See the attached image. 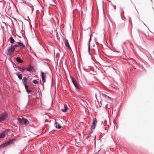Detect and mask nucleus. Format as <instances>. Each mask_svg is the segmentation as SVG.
<instances>
[{
  "label": "nucleus",
  "mask_w": 154,
  "mask_h": 154,
  "mask_svg": "<svg viewBox=\"0 0 154 154\" xmlns=\"http://www.w3.org/2000/svg\"><path fill=\"white\" fill-rule=\"evenodd\" d=\"M100 95L101 98L104 99L106 102L109 103L112 102V99L106 94L103 93H101Z\"/></svg>",
  "instance_id": "f257e3e1"
},
{
  "label": "nucleus",
  "mask_w": 154,
  "mask_h": 154,
  "mask_svg": "<svg viewBox=\"0 0 154 154\" xmlns=\"http://www.w3.org/2000/svg\"><path fill=\"white\" fill-rule=\"evenodd\" d=\"M17 120L20 124L26 126L29 123V122L28 120L24 118H18Z\"/></svg>",
  "instance_id": "f03ea898"
},
{
  "label": "nucleus",
  "mask_w": 154,
  "mask_h": 154,
  "mask_svg": "<svg viewBox=\"0 0 154 154\" xmlns=\"http://www.w3.org/2000/svg\"><path fill=\"white\" fill-rule=\"evenodd\" d=\"M8 116V115L6 112H4L0 115V122L4 121Z\"/></svg>",
  "instance_id": "7ed1b4c3"
},
{
  "label": "nucleus",
  "mask_w": 154,
  "mask_h": 154,
  "mask_svg": "<svg viewBox=\"0 0 154 154\" xmlns=\"http://www.w3.org/2000/svg\"><path fill=\"white\" fill-rule=\"evenodd\" d=\"M15 48H14L12 45L9 47L8 49V54L9 55H11L13 54V52L15 50Z\"/></svg>",
  "instance_id": "20e7f679"
},
{
  "label": "nucleus",
  "mask_w": 154,
  "mask_h": 154,
  "mask_svg": "<svg viewBox=\"0 0 154 154\" xmlns=\"http://www.w3.org/2000/svg\"><path fill=\"white\" fill-rule=\"evenodd\" d=\"M72 82V83L73 84L75 87V88L77 89H79V88L77 84V82H76V80L75 78L74 77H72L71 78Z\"/></svg>",
  "instance_id": "39448f33"
},
{
  "label": "nucleus",
  "mask_w": 154,
  "mask_h": 154,
  "mask_svg": "<svg viewBox=\"0 0 154 154\" xmlns=\"http://www.w3.org/2000/svg\"><path fill=\"white\" fill-rule=\"evenodd\" d=\"M8 130L5 131L0 134V139L5 137L6 136V134H7Z\"/></svg>",
  "instance_id": "423d86ee"
},
{
  "label": "nucleus",
  "mask_w": 154,
  "mask_h": 154,
  "mask_svg": "<svg viewBox=\"0 0 154 154\" xmlns=\"http://www.w3.org/2000/svg\"><path fill=\"white\" fill-rule=\"evenodd\" d=\"M97 121L96 119H93L92 125L91 127V129H93L95 128L96 125Z\"/></svg>",
  "instance_id": "0eeeda50"
},
{
  "label": "nucleus",
  "mask_w": 154,
  "mask_h": 154,
  "mask_svg": "<svg viewBox=\"0 0 154 154\" xmlns=\"http://www.w3.org/2000/svg\"><path fill=\"white\" fill-rule=\"evenodd\" d=\"M15 139H12L8 141H7L6 142L7 146L11 145L14 141L16 140Z\"/></svg>",
  "instance_id": "6e6552de"
},
{
  "label": "nucleus",
  "mask_w": 154,
  "mask_h": 154,
  "mask_svg": "<svg viewBox=\"0 0 154 154\" xmlns=\"http://www.w3.org/2000/svg\"><path fill=\"white\" fill-rule=\"evenodd\" d=\"M92 35L91 34V35L90 36V38L89 39V44H88V52L89 53V54L91 55V54L90 52V42H91V36Z\"/></svg>",
  "instance_id": "1a4fd4ad"
},
{
  "label": "nucleus",
  "mask_w": 154,
  "mask_h": 154,
  "mask_svg": "<svg viewBox=\"0 0 154 154\" xmlns=\"http://www.w3.org/2000/svg\"><path fill=\"white\" fill-rule=\"evenodd\" d=\"M41 77L42 82H46L45 77L46 75L44 72H42L41 73Z\"/></svg>",
  "instance_id": "9d476101"
},
{
  "label": "nucleus",
  "mask_w": 154,
  "mask_h": 154,
  "mask_svg": "<svg viewBox=\"0 0 154 154\" xmlns=\"http://www.w3.org/2000/svg\"><path fill=\"white\" fill-rule=\"evenodd\" d=\"M64 43L66 47L68 48L69 49H71V48L69 43L67 39H64Z\"/></svg>",
  "instance_id": "9b49d317"
},
{
  "label": "nucleus",
  "mask_w": 154,
  "mask_h": 154,
  "mask_svg": "<svg viewBox=\"0 0 154 154\" xmlns=\"http://www.w3.org/2000/svg\"><path fill=\"white\" fill-rule=\"evenodd\" d=\"M64 108L62 109L61 110L63 112H66L68 109L67 105L65 104H64Z\"/></svg>",
  "instance_id": "f8f14e48"
},
{
  "label": "nucleus",
  "mask_w": 154,
  "mask_h": 154,
  "mask_svg": "<svg viewBox=\"0 0 154 154\" xmlns=\"http://www.w3.org/2000/svg\"><path fill=\"white\" fill-rule=\"evenodd\" d=\"M15 74L17 76L18 78L20 79L21 80L22 79V75L21 74L19 73V72H16L15 73Z\"/></svg>",
  "instance_id": "ddd939ff"
},
{
  "label": "nucleus",
  "mask_w": 154,
  "mask_h": 154,
  "mask_svg": "<svg viewBox=\"0 0 154 154\" xmlns=\"http://www.w3.org/2000/svg\"><path fill=\"white\" fill-rule=\"evenodd\" d=\"M17 61L19 63H22L23 62V61L19 57H17L16 58Z\"/></svg>",
  "instance_id": "4468645a"
},
{
  "label": "nucleus",
  "mask_w": 154,
  "mask_h": 154,
  "mask_svg": "<svg viewBox=\"0 0 154 154\" xmlns=\"http://www.w3.org/2000/svg\"><path fill=\"white\" fill-rule=\"evenodd\" d=\"M55 127L56 128H57L58 129H60L61 128V126L60 124H58L57 125V122L55 120Z\"/></svg>",
  "instance_id": "2eb2a0df"
},
{
  "label": "nucleus",
  "mask_w": 154,
  "mask_h": 154,
  "mask_svg": "<svg viewBox=\"0 0 154 154\" xmlns=\"http://www.w3.org/2000/svg\"><path fill=\"white\" fill-rule=\"evenodd\" d=\"M17 43L18 44V45H19V46H22L23 48H25L26 47L25 45H24L23 43L19 42H17Z\"/></svg>",
  "instance_id": "dca6fc26"
},
{
  "label": "nucleus",
  "mask_w": 154,
  "mask_h": 154,
  "mask_svg": "<svg viewBox=\"0 0 154 154\" xmlns=\"http://www.w3.org/2000/svg\"><path fill=\"white\" fill-rule=\"evenodd\" d=\"M9 42L11 43H13L15 42V40L12 37H11L10 38Z\"/></svg>",
  "instance_id": "f3484780"
},
{
  "label": "nucleus",
  "mask_w": 154,
  "mask_h": 154,
  "mask_svg": "<svg viewBox=\"0 0 154 154\" xmlns=\"http://www.w3.org/2000/svg\"><path fill=\"white\" fill-rule=\"evenodd\" d=\"M8 9H6V12H7L9 14H12L11 9V8L8 9Z\"/></svg>",
  "instance_id": "a211bd4d"
},
{
  "label": "nucleus",
  "mask_w": 154,
  "mask_h": 154,
  "mask_svg": "<svg viewBox=\"0 0 154 154\" xmlns=\"http://www.w3.org/2000/svg\"><path fill=\"white\" fill-rule=\"evenodd\" d=\"M26 91L28 94L30 93L31 94H33L35 93V92L34 91H33L32 90H28Z\"/></svg>",
  "instance_id": "6ab92c4d"
},
{
  "label": "nucleus",
  "mask_w": 154,
  "mask_h": 154,
  "mask_svg": "<svg viewBox=\"0 0 154 154\" xmlns=\"http://www.w3.org/2000/svg\"><path fill=\"white\" fill-rule=\"evenodd\" d=\"M8 146L6 142L4 143L3 144H2L1 145H0V148L4 147L6 146Z\"/></svg>",
  "instance_id": "aec40b11"
},
{
  "label": "nucleus",
  "mask_w": 154,
  "mask_h": 154,
  "mask_svg": "<svg viewBox=\"0 0 154 154\" xmlns=\"http://www.w3.org/2000/svg\"><path fill=\"white\" fill-rule=\"evenodd\" d=\"M50 4L51 5H55L56 4V3L54 0H51L50 1Z\"/></svg>",
  "instance_id": "412c9836"
},
{
  "label": "nucleus",
  "mask_w": 154,
  "mask_h": 154,
  "mask_svg": "<svg viewBox=\"0 0 154 154\" xmlns=\"http://www.w3.org/2000/svg\"><path fill=\"white\" fill-rule=\"evenodd\" d=\"M30 77V76H28V77H24L23 78V81H25L28 80V79H29Z\"/></svg>",
  "instance_id": "4be33fe9"
},
{
  "label": "nucleus",
  "mask_w": 154,
  "mask_h": 154,
  "mask_svg": "<svg viewBox=\"0 0 154 154\" xmlns=\"http://www.w3.org/2000/svg\"><path fill=\"white\" fill-rule=\"evenodd\" d=\"M18 68L19 69H21V70L22 71H24L25 70V67H23L22 66H20V67L18 66Z\"/></svg>",
  "instance_id": "5701e85b"
},
{
  "label": "nucleus",
  "mask_w": 154,
  "mask_h": 154,
  "mask_svg": "<svg viewBox=\"0 0 154 154\" xmlns=\"http://www.w3.org/2000/svg\"><path fill=\"white\" fill-rule=\"evenodd\" d=\"M23 83L24 85H25V84H27L29 82H28L27 80H26L25 81H23Z\"/></svg>",
  "instance_id": "b1692460"
},
{
  "label": "nucleus",
  "mask_w": 154,
  "mask_h": 154,
  "mask_svg": "<svg viewBox=\"0 0 154 154\" xmlns=\"http://www.w3.org/2000/svg\"><path fill=\"white\" fill-rule=\"evenodd\" d=\"M33 82L35 84H38V82L36 80H34L33 81Z\"/></svg>",
  "instance_id": "393cba45"
},
{
  "label": "nucleus",
  "mask_w": 154,
  "mask_h": 154,
  "mask_svg": "<svg viewBox=\"0 0 154 154\" xmlns=\"http://www.w3.org/2000/svg\"><path fill=\"white\" fill-rule=\"evenodd\" d=\"M25 87V89L26 91H27L28 90V86L27 84H25V85H24Z\"/></svg>",
  "instance_id": "a878e982"
},
{
  "label": "nucleus",
  "mask_w": 154,
  "mask_h": 154,
  "mask_svg": "<svg viewBox=\"0 0 154 154\" xmlns=\"http://www.w3.org/2000/svg\"><path fill=\"white\" fill-rule=\"evenodd\" d=\"M26 70L28 71H29V72H31L32 71V70L30 67L28 68Z\"/></svg>",
  "instance_id": "bb28decb"
},
{
  "label": "nucleus",
  "mask_w": 154,
  "mask_h": 154,
  "mask_svg": "<svg viewBox=\"0 0 154 154\" xmlns=\"http://www.w3.org/2000/svg\"><path fill=\"white\" fill-rule=\"evenodd\" d=\"M12 46H13V47L14 48H16V47H19V45H11Z\"/></svg>",
  "instance_id": "cd10ccee"
},
{
  "label": "nucleus",
  "mask_w": 154,
  "mask_h": 154,
  "mask_svg": "<svg viewBox=\"0 0 154 154\" xmlns=\"http://www.w3.org/2000/svg\"><path fill=\"white\" fill-rule=\"evenodd\" d=\"M91 133V132H89V135L86 137V139H87L88 137L91 136V135H90V134Z\"/></svg>",
  "instance_id": "c85d7f7f"
},
{
  "label": "nucleus",
  "mask_w": 154,
  "mask_h": 154,
  "mask_svg": "<svg viewBox=\"0 0 154 154\" xmlns=\"http://www.w3.org/2000/svg\"><path fill=\"white\" fill-rule=\"evenodd\" d=\"M108 104H106L105 106V107L106 108V109H109V108H108Z\"/></svg>",
  "instance_id": "c756f323"
},
{
  "label": "nucleus",
  "mask_w": 154,
  "mask_h": 154,
  "mask_svg": "<svg viewBox=\"0 0 154 154\" xmlns=\"http://www.w3.org/2000/svg\"><path fill=\"white\" fill-rule=\"evenodd\" d=\"M13 66L14 68H16L17 66L16 65L15 63H14L13 64Z\"/></svg>",
  "instance_id": "7c9ffc66"
},
{
  "label": "nucleus",
  "mask_w": 154,
  "mask_h": 154,
  "mask_svg": "<svg viewBox=\"0 0 154 154\" xmlns=\"http://www.w3.org/2000/svg\"><path fill=\"white\" fill-rule=\"evenodd\" d=\"M32 78H31L30 77L29 78V79H28V80H27V81H31V79H32Z\"/></svg>",
  "instance_id": "2f4dec72"
},
{
  "label": "nucleus",
  "mask_w": 154,
  "mask_h": 154,
  "mask_svg": "<svg viewBox=\"0 0 154 154\" xmlns=\"http://www.w3.org/2000/svg\"><path fill=\"white\" fill-rule=\"evenodd\" d=\"M90 29V30L91 31V28L90 27H89L87 29Z\"/></svg>",
  "instance_id": "473e14b6"
},
{
  "label": "nucleus",
  "mask_w": 154,
  "mask_h": 154,
  "mask_svg": "<svg viewBox=\"0 0 154 154\" xmlns=\"http://www.w3.org/2000/svg\"><path fill=\"white\" fill-rule=\"evenodd\" d=\"M98 56H99V57L100 58H101V57H100V55H99V54H98Z\"/></svg>",
  "instance_id": "72a5a7b5"
},
{
  "label": "nucleus",
  "mask_w": 154,
  "mask_h": 154,
  "mask_svg": "<svg viewBox=\"0 0 154 154\" xmlns=\"http://www.w3.org/2000/svg\"><path fill=\"white\" fill-rule=\"evenodd\" d=\"M130 22V20H129V22Z\"/></svg>",
  "instance_id": "f704fd0d"
}]
</instances>
